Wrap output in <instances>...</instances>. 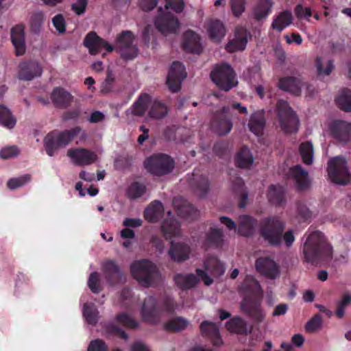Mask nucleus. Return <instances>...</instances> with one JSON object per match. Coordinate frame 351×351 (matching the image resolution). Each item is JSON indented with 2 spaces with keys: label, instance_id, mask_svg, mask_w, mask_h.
I'll return each mask as SVG.
<instances>
[{
  "label": "nucleus",
  "instance_id": "56",
  "mask_svg": "<svg viewBox=\"0 0 351 351\" xmlns=\"http://www.w3.org/2000/svg\"><path fill=\"white\" fill-rule=\"evenodd\" d=\"M44 21V14L41 12L34 13L30 19V27L33 32H38L43 25Z\"/></svg>",
  "mask_w": 351,
  "mask_h": 351
},
{
  "label": "nucleus",
  "instance_id": "16",
  "mask_svg": "<svg viewBox=\"0 0 351 351\" xmlns=\"http://www.w3.org/2000/svg\"><path fill=\"white\" fill-rule=\"evenodd\" d=\"M186 76L184 65L180 62H173L167 77V84L170 91L176 93L180 90L182 81Z\"/></svg>",
  "mask_w": 351,
  "mask_h": 351
},
{
  "label": "nucleus",
  "instance_id": "9",
  "mask_svg": "<svg viewBox=\"0 0 351 351\" xmlns=\"http://www.w3.org/2000/svg\"><path fill=\"white\" fill-rule=\"evenodd\" d=\"M276 110L280 128L287 133L295 132L298 129L299 120L288 103L283 100L279 101Z\"/></svg>",
  "mask_w": 351,
  "mask_h": 351
},
{
  "label": "nucleus",
  "instance_id": "30",
  "mask_svg": "<svg viewBox=\"0 0 351 351\" xmlns=\"http://www.w3.org/2000/svg\"><path fill=\"white\" fill-rule=\"evenodd\" d=\"M189 184L199 197H203L208 191L209 184L207 178L202 175L193 173L189 179Z\"/></svg>",
  "mask_w": 351,
  "mask_h": 351
},
{
  "label": "nucleus",
  "instance_id": "42",
  "mask_svg": "<svg viewBox=\"0 0 351 351\" xmlns=\"http://www.w3.org/2000/svg\"><path fill=\"white\" fill-rule=\"evenodd\" d=\"M189 325V322L182 317L172 318L165 324V329L170 332H180L185 330Z\"/></svg>",
  "mask_w": 351,
  "mask_h": 351
},
{
  "label": "nucleus",
  "instance_id": "11",
  "mask_svg": "<svg viewBox=\"0 0 351 351\" xmlns=\"http://www.w3.org/2000/svg\"><path fill=\"white\" fill-rule=\"evenodd\" d=\"M196 274H178L174 276V281L176 285L182 289H189L194 287L200 279L207 286L210 285L213 282V279L202 269H196Z\"/></svg>",
  "mask_w": 351,
  "mask_h": 351
},
{
  "label": "nucleus",
  "instance_id": "62",
  "mask_svg": "<svg viewBox=\"0 0 351 351\" xmlns=\"http://www.w3.org/2000/svg\"><path fill=\"white\" fill-rule=\"evenodd\" d=\"M19 153L16 146L5 147L0 151V158L2 159H8L17 156Z\"/></svg>",
  "mask_w": 351,
  "mask_h": 351
},
{
  "label": "nucleus",
  "instance_id": "26",
  "mask_svg": "<svg viewBox=\"0 0 351 351\" xmlns=\"http://www.w3.org/2000/svg\"><path fill=\"white\" fill-rule=\"evenodd\" d=\"M182 47L188 52L199 53L202 49L200 37L191 30L186 31L184 34Z\"/></svg>",
  "mask_w": 351,
  "mask_h": 351
},
{
  "label": "nucleus",
  "instance_id": "23",
  "mask_svg": "<svg viewBox=\"0 0 351 351\" xmlns=\"http://www.w3.org/2000/svg\"><path fill=\"white\" fill-rule=\"evenodd\" d=\"M150 104L151 97L147 93L141 94L133 105L125 111L128 119H129L132 115L143 116Z\"/></svg>",
  "mask_w": 351,
  "mask_h": 351
},
{
  "label": "nucleus",
  "instance_id": "8",
  "mask_svg": "<svg viewBox=\"0 0 351 351\" xmlns=\"http://www.w3.org/2000/svg\"><path fill=\"white\" fill-rule=\"evenodd\" d=\"M328 174L330 180L337 184L346 185L351 180L346 160L343 157H335L328 161Z\"/></svg>",
  "mask_w": 351,
  "mask_h": 351
},
{
  "label": "nucleus",
  "instance_id": "55",
  "mask_svg": "<svg viewBox=\"0 0 351 351\" xmlns=\"http://www.w3.org/2000/svg\"><path fill=\"white\" fill-rule=\"evenodd\" d=\"M31 180V176L29 174L23 175L19 178H12L8 180L7 185L10 189H15L21 187Z\"/></svg>",
  "mask_w": 351,
  "mask_h": 351
},
{
  "label": "nucleus",
  "instance_id": "1",
  "mask_svg": "<svg viewBox=\"0 0 351 351\" xmlns=\"http://www.w3.org/2000/svg\"><path fill=\"white\" fill-rule=\"evenodd\" d=\"M240 293L243 296L241 303V309L256 322H262L265 314L261 308L260 300L262 297V289L259 282L250 276H246L243 282Z\"/></svg>",
  "mask_w": 351,
  "mask_h": 351
},
{
  "label": "nucleus",
  "instance_id": "57",
  "mask_svg": "<svg viewBox=\"0 0 351 351\" xmlns=\"http://www.w3.org/2000/svg\"><path fill=\"white\" fill-rule=\"evenodd\" d=\"M230 5L233 14L239 17L245 10V0H230Z\"/></svg>",
  "mask_w": 351,
  "mask_h": 351
},
{
  "label": "nucleus",
  "instance_id": "40",
  "mask_svg": "<svg viewBox=\"0 0 351 351\" xmlns=\"http://www.w3.org/2000/svg\"><path fill=\"white\" fill-rule=\"evenodd\" d=\"M169 109L167 106L159 100H154L150 106L148 116L154 119H160L166 117Z\"/></svg>",
  "mask_w": 351,
  "mask_h": 351
},
{
  "label": "nucleus",
  "instance_id": "61",
  "mask_svg": "<svg viewBox=\"0 0 351 351\" xmlns=\"http://www.w3.org/2000/svg\"><path fill=\"white\" fill-rule=\"evenodd\" d=\"M115 77L111 71H107V76L105 81L101 85V92L107 93L112 90V84L114 82Z\"/></svg>",
  "mask_w": 351,
  "mask_h": 351
},
{
  "label": "nucleus",
  "instance_id": "4",
  "mask_svg": "<svg viewBox=\"0 0 351 351\" xmlns=\"http://www.w3.org/2000/svg\"><path fill=\"white\" fill-rule=\"evenodd\" d=\"M130 271L133 278L143 287L153 286L161 279L156 265L146 259L134 262L130 266Z\"/></svg>",
  "mask_w": 351,
  "mask_h": 351
},
{
  "label": "nucleus",
  "instance_id": "28",
  "mask_svg": "<svg viewBox=\"0 0 351 351\" xmlns=\"http://www.w3.org/2000/svg\"><path fill=\"white\" fill-rule=\"evenodd\" d=\"M247 43V34L245 29L238 28L235 32V38L229 41L226 48L228 52L243 50Z\"/></svg>",
  "mask_w": 351,
  "mask_h": 351
},
{
  "label": "nucleus",
  "instance_id": "14",
  "mask_svg": "<svg viewBox=\"0 0 351 351\" xmlns=\"http://www.w3.org/2000/svg\"><path fill=\"white\" fill-rule=\"evenodd\" d=\"M133 42L134 35L130 31L123 32L119 36L117 47L123 58L131 60L137 56L138 50Z\"/></svg>",
  "mask_w": 351,
  "mask_h": 351
},
{
  "label": "nucleus",
  "instance_id": "2",
  "mask_svg": "<svg viewBox=\"0 0 351 351\" xmlns=\"http://www.w3.org/2000/svg\"><path fill=\"white\" fill-rule=\"evenodd\" d=\"M306 241L302 246L304 261L311 263L330 260L332 257V247L324 235L319 231H308L306 233Z\"/></svg>",
  "mask_w": 351,
  "mask_h": 351
},
{
  "label": "nucleus",
  "instance_id": "34",
  "mask_svg": "<svg viewBox=\"0 0 351 351\" xmlns=\"http://www.w3.org/2000/svg\"><path fill=\"white\" fill-rule=\"evenodd\" d=\"M302 86L303 83L300 78L293 77L282 79L279 83L281 89L291 92L295 95L300 94Z\"/></svg>",
  "mask_w": 351,
  "mask_h": 351
},
{
  "label": "nucleus",
  "instance_id": "60",
  "mask_svg": "<svg viewBox=\"0 0 351 351\" xmlns=\"http://www.w3.org/2000/svg\"><path fill=\"white\" fill-rule=\"evenodd\" d=\"M117 320L120 324L131 328H135L138 325L136 320L124 313L119 315Z\"/></svg>",
  "mask_w": 351,
  "mask_h": 351
},
{
  "label": "nucleus",
  "instance_id": "25",
  "mask_svg": "<svg viewBox=\"0 0 351 351\" xmlns=\"http://www.w3.org/2000/svg\"><path fill=\"white\" fill-rule=\"evenodd\" d=\"M11 39L15 48L16 54L22 56L25 53L26 47L25 42L24 28L21 25H18L12 29Z\"/></svg>",
  "mask_w": 351,
  "mask_h": 351
},
{
  "label": "nucleus",
  "instance_id": "5",
  "mask_svg": "<svg viewBox=\"0 0 351 351\" xmlns=\"http://www.w3.org/2000/svg\"><path fill=\"white\" fill-rule=\"evenodd\" d=\"M81 130V128L77 126L62 132L54 130L49 133L43 141L47 154L53 156L60 149L68 145Z\"/></svg>",
  "mask_w": 351,
  "mask_h": 351
},
{
  "label": "nucleus",
  "instance_id": "45",
  "mask_svg": "<svg viewBox=\"0 0 351 351\" xmlns=\"http://www.w3.org/2000/svg\"><path fill=\"white\" fill-rule=\"evenodd\" d=\"M292 20L293 17L291 13L288 11H284L273 21L271 27L278 32H281L292 23Z\"/></svg>",
  "mask_w": 351,
  "mask_h": 351
},
{
  "label": "nucleus",
  "instance_id": "24",
  "mask_svg": "<svg viewBox=\"0 0 351 351\" xmlns=\"http://www.w3.org/2000/svg\"><path fill=\"white\" fill-rule=\"evenodd\" d=\"M171 212H167L168 217L165 219L161 226V230L166 239L182 236L180 225L173 217H171Z\"/></svg>",
  "mask_w": 351,
  "mask_h": 351
},
{
  "label": "nucleus",
  "instance_id": "63",
  "mask_svg": "<svg viewBox=\"0 0 351 351\" xmlns=\"http://www.w3.org/2000/svg\"><path fill=\"white\" fill-rule=\"evenodd\" d=\"M87 0H74L71 3V9L77 15L84 13L86 6Z\"/></svg>",
  "mask_w": 351,
  "mask_h": 351
},
{
  "label": "nucleus",
  "instance_id": "37",
  "mask_svg": "<svg viewBox=\"0 0 351 351\" xmlns=\"http://www.w3.org/2000/svg\"><path fill=\"white\" fill-rule=\"evenodd\" d=\"M265 123L264 112L263 111H258L252 114L248 127L252 132L258 136L262 133Z\"/></svg>",
  "mask_w": 351,
  "mask_h": 351
},
{
  "label": "nucleus",
  "instance_id": "58",
  "mask_svg": "<svg viewBox=\"0 0 351 351\" xmlns=\"http://www.w3.org/2000/svg\"><path fill=\"white\" fill-rule=\"evenodd\" d=\"M88 285L93 293H98L100 291L99 274L97 272H93L90 274Z\"/></svg>",
  "mask_w": 351,
  "mask_h": 351
},
{
  "label": "nucleus",
  "instance_id": "29",
  "mask_svg": "<svg viewBox=\"0 0 351 351\" xmlns=\"http://www.w3.org/2000/svg\"><path fill=\"white\" fill-rule=\"evenodd\" d=\"M173 205L178 215L186 218H194L197 215V210L186 199L177 197L173 199Z\"/></svg>",
  "mask_w": 351,
  "mask_h": 351
},
{
  "label": "nucleus",
  "instance_id": "39",
  "mask_svg": "<svg viewBox=\"0 0 351 351\" xmlns=\"http://www.w3.org/2000/svg\"><path fill=\"white\" fill-rule=\"evenodd\" d=\"M267 198L273 204L282 205L285 199V189L280 185H270L267 191Z\"/></svg>",
  "mask_w": 351,
  "mask_h": 351
},
{
  "label": "nucleus",
  "instance_id": "43",
  "mask_svg": "<svg viewBox=\"0 0 351 351\" xmlns=\"http://www.w3.org/2000/svg\"><path fill=\"white\" fill-rule=\"evenodd\" d=\"M254 158L247 147H242L236 157V164L241 168H249L253 163Z\"/></svg>",
  "mask_w": 351,
  "mask_h": 351
},
{
  "label": "nucleus",
  "instance_id": "31",
  "mask_svg": "<svg viewBox=\"0 0 351 351\" xmlns=\"http://www.w3.org/2000/svg\"><path fill=\"white\" fill-rule=\"evenodd\" d=\"M103 269L105 277L110 285L121 280L122 273L114 261H106L103 265Z\"/></svg>",
  "mask_w": 351,
  "mask_h": 351
},
{
  "label": "nucleus",
  "instance_id": "22",
  "mask_svg": "<svg viewBox=\"0 0 351 351\" xmlns=\"http://www.w3.org/2000/svg\"><path fill=\"white\" fill-rule=\"evenodd\" d=\"M289 174L298 189L303 190L310 186L311 180L308 173L301 165H298L290 168Z\"/></svg>",
  "mask_w": 351,
  "mask_h": 351
},
{
  "label": "nucleus",
  "instance_id": "10",
  "mask_svg": "<svg viewBox=\"0 0 351 351\" xmlns=\"http://www.w3.org/2000/svg\"><path fill=\"white\" fill-rule=\"evenodd\" d=\"M145 169L154 176H161L169 173L174 167V161L166 154H155L145 162Z\"/></svg>",
  "mask_w": 351,
  "mask_h": 351
},
{
  "label": "nucleus",
  "instance_id": "32",
  "mask_svg": "<svg viewBox=\"0 0 351 351\" xmlns=\"http://www.w3.org/2000/svg\"><path fill=\"white\" fill-rule=\"evenodd\" d=\"M256 226V221L251 217L240 216L238 219L237 232L241 236L249 237L254 233Z\"/></svg>",
  "mask_w": 351,
  "mask_h": 351
},
{
  "label": "nucleus",
  "instance_id": "20",
  "mask_svg": "<svg viewBox=\"0 0 351 351\" xmlns=\"http://www.w3.org/2000/svg\"><path fill=\"white\" fill-rule=\"evenodd\" d=\"M84 46L92 55H96L101 49H106L108 52L113 51V47L99 38L95 32H89L84 40Z\"/></svg>",
  "mask_w": 351,
  "mask_h": 351
},
{
  "label": "nucleus",
  "instance_id": "50",
  "mask_svg": "<svg viewBox=\"0 0 351 351\" xmlns=\"http://www.w3.org/2000/svg\"><path fill=\"white\" fill-rule=\"evenodd\" d=\"M316 68L319 76L328 75L332 72L334 65L330 60H324L321 58L316 59Z\"/></svg>",
  "mask_w": 351,
  "mask_h": 351
},
{
  "label": "nucleus",
  "instance_id": "21",
  "mask_svg": "<svg viewBox=\"0 0 351 351\" xmlns=\"http://www.w3.org/2000/svg\"><path fill=\"white\" fill-rule=\"evenodd\" d=\"M332 136L341 143L351 141V123L344 121H336L330 127Z\"/></svg>",
  "mask_w": 351,
  "mask_h": 351
},
{
  "label": "nucleus",
  "instance_id": "15",
  "mask_svg": "<svg viewBox=\"0 0 351 351\" xmlns=\"http://www.w3.org/2000/svg\"><path fill=\"white\" fill-rule=\"evenodd\" d=\"M67 156L77 166L90 165L98 159L95 152L84 148H71L67 151Z\"/></svg>",
  "mask_w": 351,
  "mask_h": 351
},
{
  "label": "nucleus",
  "instance_id": "54",
  "mask_svg": "<svg viewBox=\"0 0 351 351\" xmlns=\"http://www.w3.org/2000/svg\"><path fill=\"white\" fill-rule=\"evenodd\" d=\"M351 304V295L344 293L341 298L337 303L336 315L339 318H342L345 314V310L348 306Z\"/></svg>",
  "mask_w": 351,
  "mask_h": 351
},
{
  "label": "nucleus",
  "instance_id": "18",
  "mask_svg": "<svg viewBox=\"0 0 351 351\" xmlns=\"http://www.w3.org/2000/svg\"><path fill=\"white\" fill-rule=\"evenodd\" d=\"M255 267L261 275L270 279H275L280 275L278 265L269 256L257 258Z\"/></svg>",
  "mask_w": 351,
  "mask_h": 351
},
{
  "label": "nucleus",
  "instance_id": "51",
  "mask_svg": "<svg viewBox=\"0 0 351 351\" xmlns=\"http://www.w3.org/2000/svg\"><path fill=\"white\" fill-rule=\"evenodd\" d=\"M223 232L221 230L211 228L206 235V245H219L222 241Z\"/></svg>",
  "mask_w": 351,
  "mask_h": 351
},
{
  "label": "nucleus",
  "instance_id": "33",
  "mask_svg": "<svg viewBox=\"0 0 351 351\" xmlns=\"http://www.w3.org/2000/svg\"><path fill=\"white\" fill-rule=\"evenodd\" d=\"M163 213V205L160 202L155 200L145 210L144 215L149 222L155 223L159 220Z\"/></svg>",
  "mask_w": 351,
  "mask_h": 351
},
{
  "label": "nucleus",
  "instance_id": "3",
  "mask_svg": "<svg viewBox=\"0 0 351 351\" xmlns=\"http://www.w3.org/2000/svg\"><path fill=\"white\" fill-rule=\"evenodd\" d=\"M184 3L182 0H166L165 10L160 8L158 15L155 20L156 28L165 35L174 32L179 26L178 19L167 10L171 9L176 12L183 10Z\"/></svg>",
  "mask_w": 351,
  "mask_h": 351
},
{
  "label": "nucleus",
  "instance_id": "13",
  "mask_svg": "<svg viewBox=\"0 0 351 351\" xmlns=\"http://www.w3.org/2000/svg\"><path fill=\"white\" fill-rule=\"evenodd\" d=\"M42 73L43 69L36 60H23L17 66L16 77L21 81H31Z\"/></svg>",
  "mask_w": 351,
  "mask_h": 351
},
{
  "label": "nucleus",
  "instance_id": "46",
  "mask_svg": "<svg viewBox=\"0 0 351 351\" xmlns=\"http://www.w3.org/2000/svg\"><path fill=\"white\" fill-rule=\"evenodd\" d=\"M338 106L346 112H351V90L343 89L335 99Z\"/></svg>",
  "mask_w": 351,
  "mask_h": 351
},
{
  "label": "nucleus",
  "instance_id": "48",
  "mask_svg": "<svg viewBox=\"0 0 351 351\" xmlns=\"http://www.w3.org/2000/svg\"><path fill=\"white\" fill-rule=\"evenodd\" d=\"M0 125L10 130L16 125V119L12 115L10 110L2 105H0Z\"/></svg>",
  "mask_w": 351,
  "mask_h": 351
},
{
  "label": "nucleus",
  "instance_id": "59",
  "mask_svg": "<svg viewBox=\"0 0 351 351\" xmlns=\"http://www.w3.org/2000/svg\"><path fill=\"white\" fill-rule=\"evenodd\" d=\"M322 324V319L319 315H315L306 324V329L308 332H315Z\"/></svg>",
  "mask_w": 351,
  "mask_h": 351
},
{
  "label": "nucleus",
  "instance_id": "52",
  "mask_svg": "<svg viewBox=\"0 0 351 351\" xmlns=\"http://www.w3.org/2000/svg\"><path fill=\"white\" fill-rule=\"evenodd\" d=\"M83 315L88 324L94 325L98 320V311L94 304H85L83 308Z\"/></svg>",
  "mask_w": 351,
  "mask_h": 351
},
{
  "label": "nucleus",
  "instance_id": "27",
  "mask_svg": "<svg viewBox=\"0 0 351 351\" xmlns=\"http://www.w3.org/2000/svg\"><path fill=\"white\" fill-rule=\"evenodd\" d=\"M51 99L56 107L65 108L71 105L73 97L64 88L58 87L55 88L51 93Z\"/></svg>",
  "mask_w": 351,
  "mask_h": 351
},
{
  "label": "nucleus",
  "instance_id": "49",
  "mask_svg": "<svg viewBox=\"0 0 351 351\" xmlns=\"http://www.w3.org/2000/svg\"><path fill=\"white\" fill-rule=\"evenodd\" d=\"M232 190L237 193H240V202L239 207L244 208L246 205V200L247 199V193L243 189L244 183L241 178H235L232 181Z\"/></svg>",
  "mask_w": 351,
  "mask_h": 351
},
{
  "label": "nucleus",
  "instance_id": "53",
  "mask_svg": "<svg viewBox=\"0 0 351 351\" xmlns=\"http://www.w3.org/2000/svg\"><path fill=\"white\" fill-rule=\"evenodd\" d=\"M161 310V318L165 314L173 313L178 307V304L171 297H165L159 304Z\"/></svg>",
  "mask_w": 351,
  "mask_h": 351
},
{
  "label": "nucleus",
  "instance_id": "38",
  "mask_svg": "<svg viewBox=\"0 0 351 351\" xmlns=\"http://www.w3.org/2000/svg\"><path fill=\"white\" fill-rule=\"evenodd\" d=\"M273 5L271 0H258L252 8V14L257 20L265 19Z\"/></svg>",
  "mask_w": 351,
  "mask_h": 351
},
{
  "label": "nucleus",
  "instance_id": "7",
  "mask_svg": "<svg viewBox=\"0 0 351 351\" xmlns=\"http://www.w3.org/2000/svg\"><path fill=\"white\" fill-rule=\"evenodd\" d=\"M210 78L219 88L225 91L237 84L235 72L228 63L215 64L210 73Z\"/></svg>",
  "mask_w": 351,
  "mask_h": 351
},
{
  "label": "nucleus",
  "instance_id": "6",
  "mask_svg": "<svg viewBox=\"0 0 351 351\" xmlns=\"http://www.w3.org/2000/svg\"><path fill=\"white\" fill-rule=\"evenodd\" d=\"M284 229L285 225L278 217H268L261 221L260 234L269 245L279 246L282 241Z\"/></svg>",
  "mask_w": 351,
  "mask_h": 351
},
{
  "label": "nucleus",
  "instance_id": "36",
  "mask_svg": "<svg viewBox=\"0 0 351 351\" xmlns=\"http://www.w3.org/2000/svg\"><path fill=\"white\" fill-rule=\"evenodd\" d=\"M207 30L210 38L215 41L219 42L226 34V28L219 20H213L208 23Z\"/></svg>",
  "mask_w": 351,
  "mask_h": 351
},
{
  "label": "nucleus",
  "instance_id": "12",
  "mask_svg": "<svg viewBox=\"0 0 351 351\" xmlns=\"http://www.w3.org/2000/svg\"><path fill=\"white\" fill-rule=\"evenodd\" d=\"M230 117H232V114L228 106H224L217 111L211 123L213 130L220 136L228 134L233 125Z\"/></svg>",
  "mask_w": 351,
  "mask_h": 351
},
{
  "label": "nucleus",
  "instance_id": "64",
  "mask_svg": "<svg viewBox=\"0 0 351 351\" xmlns=\"http://www.w3.org/2000/svg\"><path fill=\"white\" fill-rule=\"evenodd\" d=\"M295 13L298 19H305L309 20L312 13L310 8H304L301 5H298L295 9Z\"/></svg>",
  "mask_w": 351,
  "mask_h": 351
},
{
  "label": "nucleus",
  "instance_id": "19",
  "mask_svg": "<svg viewBox=\"0 0 351 351\" xmlns=\"http://www.w3.org/2000/svg\"><path fill=\"white\" fill-rule=\"evenodd\" d=\"M191 247L185 242L171 241L168 250V255L170 258L178 263L184 262L190 258Z\"/></svg>",
  "mask_w": 351,
  "mask_h": 351
},
{
  "label": "nucleus",
  "instance_id": "47",
  "mask_svg": "<svg viewBox=\"0 0 351 351\" xmlns=\"http://www.w3.org/2000/svg\"><path fill=\"white\" fill-rule=\"evenodd\" d=\"M300 154L306 165H311L313 161L314 150L311 142L302 143L300 146Z\"/></svg>",
  "mask_w": 351,
  "mask_h": 351
},
{
  "label": "nucleus",
  "instance_id": "41",
  "mask_svg": "<svg viewBox=\"0 0 351 351\" xmlns=\"http://www.w3.org/2000/svg\"><path fill=\"white\" fill-rule=\"evenodd\" d=\"M227 330L233 333L245 334L247 333V322L241 317H234L227 322L226 324Z\"/></svg>",
  "mask_w": 351,
  "mask_h": 351
},
{
  "label": "nucleus",
  "instance_id": "44",
  "mask_svg": "<svg viewBox=\"0 0 351 351\" xmlns=\"http://www.w3.org/2000/svg\"><path fill=\"white\" fill-rule=\"evenodd\" d=\"M147 191L145 184L138 182L132 183L126 189V196L130 199H136L142 197Z\"/></svg>",
  "mask_w": 351,
  "mask_h": 351
},
{
  "label": "nucleus",
  "instance_id": "35",
  "mask_svg": "<svg viewBox=\"0 0 351 351\" xmlns=\"http://www.w3.org/2000/svg\"><path fill=\"white\" fill-rule=\"evenodd\" d=\"M200 330L202 335L210 337L214 344L218 345L221 343L219 328L215 323L208 321L203 322L200 325Z\"/></svg>",
  "mask_w": 351,
  "mask_h": 351
},
{
  "label": "nucleus",
  "instance_id": "17",
  "mask_svg": "<svg viewBox=\"0 0 351 351\" xmlns=\"http://www.w3.org/2000/svg\"><path fill=\"white\" fill-rule=\"evenodd\" d=\"M143 319L148 322L156 324L161 319V310L154 296L147 297L141 307Z\"/></svg>",
  "mask_w": 351,
  "mask_h": 351
}]
</instances>
